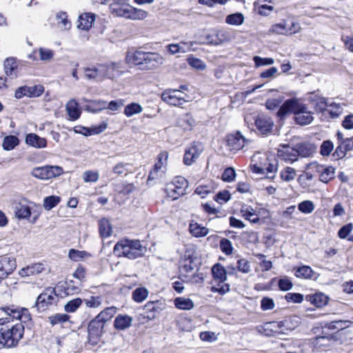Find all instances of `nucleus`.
Masks as SVG:
<instances>
[{
	"label": "nucleus",
	"mask_w": 353,
	"mask_h": 353,
	"mask_svg": "<svg viewBox=\"0 0 353 353\" xmlns=\"http://www.w3.org/2000/svg\"><path fill=\"white\" fill-rule=\"evenodd\" d=\"M32 320L28 309L14 305L0 307V350L16 347L24 334L23 323Z\"/></svg>",
	"instance_id": "nucleus-1"
},
{
	"label": "nucleus",
	"mask_w": 353,
	"mask_h": 353,
	"mask_svg": "<svg viewBox=\"0 0 353 353\" xmlns=\"http://www.w3.org/2000/svg\"><path fill=\"white\" fill-rule=\"evenodd\" d=\"M288 113L294 114V121L300 125H309L314 120L313 113L308 110L307 105L298 99L285 101L280 107L277 114L280 117H283Z\"/></svg>",
	"instance_id": "nucleus-2"
},
{
	"label": "nucleus",
	"mask_w": 353,
	"mask_h": 353,
	"mask_svg": "<svg viewBox=\"0 0 353 353\" xmlns=\"http://www.w3.org/2000/svg\"><path fill=\"white\" fill-rule=\"evenodd\" d=\"M126 62L138 66L141 70H152L163 63V58L158 53L136 50L128 52L125 57Z\"/></svg>",
	"instance_id": "nucleus-3"
},
{
	"label": "nucleus",
	"mask_w": 353,
	"mask_h": 353,
	"mask_svg": "<svg viewBox=\"0 0 353 353\" xmlns=\"http://www.w3.org/2000/svg\"><path fill=\"white\" fill-rule=\"evenodd\" d=\"M146 252L139 240L121 239L118 241L113 249L114 254L118 257L124 256L130 259H136L143 256Z\"/></svg>",
	"instance_id": "nucleus-4"
},
{
	"label": "nucleus",
	"mask_w": 353,
	"mask_h": 353,
	"mask_svg": "<svg viewBox=\"0 0 353 353\" xmlns=\"http://www.w3.org/2000/svg\"><path fill=\"white\" fill-rule=\"evenodd\" d=\"M313 152V146L308 144H297L294 148L283 145L278 149V156L286 163H293L299 155L307 157Z\"/></svg>",
	"instance_id": "nucleus-5"
},
{
	"label": "nucleus",
	"mask_w": 353,
	"mask_h": 353,
	"mask_svg": "<svg viewBox=\"0 0 353 353\" xmlns=\"http://www.w3.org/2000/svg\"><path fill=\"white\" fill-rule=\"evenodd\" d=\"M63 169L59 165H44L34 168L31 170V175L40 180H48L61 176Z\"/></svg>",
	"instance_id": "nucleus-6"
},
{
	"label": "nucleus",
	"mask_w": 353,
	"mask_h": 353,
	"mask_svg": "<svg viewBox=\"0 0 353 353\" xmlns=\"http://www.w3.org/2000/svg\"><path fill=\"white\" fill-rule=\"evenodd\" d=\"M192 250H187L181 259L178 279H181L183 282L190 281L193 274V268L192 265L193 262L192 258Z\"/></svg>",
	"instance_id": "nucleus-7"
},
{
	"label": "nucleus",
	"mask_w": 353,
	"mask_h": 353,
	"mask_svg": "<svg viewBox=\"0 0 353 353\" xmlns=\"http://www.w3.org/2000/svg\"><path fill=\"white\" fill-rule=\"evenodd\" d=\"M104 323L95 317L88 324V341L92 345H97L103 334Z\"/></svg>",
	"instance_id": "nucleus-8"
},
{
	"label": "nucleus",
	"mask_w": 353,
	"mask_h": 353,
	"mask_svg": "<svg viewBox=\"0 0 353 353\" xmlns=\"http://www.w3.org/2000/svg\"><path fill=\"white\" fill-rule=\"evenodd\" d=\"M55 291L54 289H47L37 299L35 306L39 311H45L52 305L55 300Z\"/></svg>",
	"instance_id": "nucleus-9"
},
{
	"label": "nucleus",
	"mask_w": 353,
	"mask_h": 353,
	"mask_svg": "<svg viewBox=\"0 0 353 353\" xmlns=\"http://www.w3.org/2000/svg\"><path fill=\"white\" fill-rule=\"evenodd\" d=\"M205 39L206 43L218 46L230 41L231 35L229 32L224 30H212L205 35Z\"/></svg>",
	"instance_id": "nucleus-10"
},
{
	"label": "nucleus",
	"mask_w": 353,
	"mask_h": 353,
	"mask_svg": "<svg viewBox=\"0 0 353 353\" xmlns=\"http://www.w3.org/2000/svg\"><path fill=\"white\" fill-rule=\"evenodd\" d=\"M203 150V147L201 143L194 142L190 147L186 148L183 163L187 165H190L199 158Z\"/></svg>",
	"instance_id": "nucleus-11"
},
{
	"label": "nucleus",
	"mask_w": 353,
	"mask_h": 353,
	"mask_svg": "<svg viewBox=\"0 0 353 353\" xmlns=\"http://www.w3.org/2000/svg\"><path fill=\"white\" fill-rule=\"evenodd\" d=\"M295 319V317H289L279 322H273L272 323V327L279 334H287L288 332L292 331L298 325L299 323Z\"/></svg>",
	"instance_id": "nucleus-12"
},
{
	"label": "nucleus",
	"mask_w": 353,
	"mask_h": 353,
	"mask_svg": "<svg viewBox=\"0 0 353 353\" xmlns=\"http://www.w3.org/2000/svg\"><path fill=\"white\" fill-rule=\"evenodd\" d=\"M255 125L257 130L263 134H268L274 127V121L268 115L261 114L255 119Z\"/></svg>",
	"instance_id": "nucleus-13"
},
{
	"label": "nucleus",
	"mask_w": 353,
	"mask_h": 353,
	"mask_svg": "<svg viewBox=\"0 0 353 353\" xmlns=\"http://www.w3.org/2000/svg\"><path fill=\"white\" fill-rule=\"evenodd\" d=\"M248 142H250V140L246 139L240 132L229 134L227 137V144L232 151H238L242 149L245 144Z\"/></svg>",
	"instance_id": "nucleus-14"
},
{
	"label": "nucleus",
	"mask_w": 353,
	"mask_h": 353,
	"mask_svg": "<svg viewBox=\"0 0 353 353\" xmlns=\"http://www.w3.org/2000/svg\"><path fill=\"white\" fill-rule=\"evenodd\" d=\"M17 267L15 259L10 256H3L0 259V275L6 279L12 274Z\"/></svg>",
	"instance_id": "nucleus-15"
},
{
	"label": "nucleus",
	"mask_w": 353,
	"mask_h": 353,
	"mask_svg": "<svg viewBox=\"0 0 353 353\" xmlns=\"http://www.w3.org/2000/svg\"><path fill=\"white\" fill-rule=\"evenodd\" d=\"M312 165L319 174V180L321 182L327 183L334 178L335 169L332 166H325L316 163Z\"/></svg>",
	"instance_id": "nucleus-16"
},
{
	"label": "nucleus",
	"mask_w": 353,
	"mask_h": 353,
	"mask_svg": "<svg viewBox=\"0 0 353 353\" xmlns=\"http://www.w3.org/2000/svg\"><path fill=\"white\" fill-rule=\"evenodd\" d=\"M103 68L101 64L86 67L83 68L84 77L87 80L101 81H103Z\"/></svg>",
	"instance_id": "nucleus-17"
},
{
	"label": "nucleus",
	"mask_w": 353,
	"mask_h": 353,
	"mask_svg": "<svg viewBox=\"0 0 353 353\" xmlns=\"http://www.w3.org/2000/svg\"><path fill=\"white\" fill-rule=\"evenodd\" d=\"M65 110L70 121L77 120L81 114L79 103L74 99L68 101L65 105Z\"/></svg>",
	"instance_id": "nucleus-18"
},
{
	"label": "nucleus",
	"mask_w": 353,
	"mask_h": 353,
	"mask_svg": "<svg viewBox=\"0 0 353 353\" xmlns=\"http://www.w3.org/2000/svg\"><path fill=\"white\" fill-rule=\"evenodd\" d=\"M14 212L18 219H28L31 215L32 209L26 202H19L14 207Z\"/></svg>",
	"instance_id": "nucleus-19"
},
{
	"label": "nucleus",
	"mask_w": 353,
	"mask_h": 353,
	"mask_svg": "<svg viewBox=\"0 0 353 353\" xmlns=\"http://www.w3.org/2000/svg\"><path fill=\"white\" fill-rule=\"evenodd\" d=\"M44 269L42 263H34L21 269L19 274L21 277L35 276L41 273Z\"/></svg>",
	"instance_id": "nucleus-20"
},
{
	"label": "nucleus",
	"mask_w": 353,
	"mask_h": 353,
	"mask_svg": "<svg viewBox=\"0 0 353 353\" xmlns=\"http://www.w3.org/2000/svg\"><path fill=\"white\" fill-rule=\"evenodd\" d=\"M132 318L127 314H119L114 319V327L118 330H125L132 325Z\"/></svg>",
	"instance_id": "nucleus-21"
},
{
	"label": "nucleus",
	"mask_w": 353,
	"mask_h": 353,
	"mask_svg": "<svg viewBox=\"0 0 353 353\" xmlns=\"http://www.w3.org/2000/svg\"><path fill=\"white\" fill-rule=\"evenodd\" d=\"M103 68V79L105 78L113 79L119 75V65L117 63L101 64Z\"/></svg>",
	"instance_id": "nucleus-22"
},
{
	"label": "nucleus",
	"mask_w": 353,
	"mask_h": 353,
	"mask_svg": "<svg viewBox=\"0 0 353 353\" xmlns=\"http://www.w3.org/2000/svg\"><path fill=\"white\" fill-rule=\"evenodd\" d=\"M306 300L317 307H322L327 305L328 297L323 293L319 292L306 296Z\"/></svg>",
	"instance_id": "nucleus-23"
},
{
	"label": "nucleus",
	"mask_w": 353,
	"mask_h": 353,
	"mask_svg": "<svg viewBox=\"0 0 353 353\" xmlns=\"http://www.w3.org/2000/svg\"><path fill=\"white\" fill-rule=\"evenodd\" d=\"M193 99L188 85H180L178 88V107L183 103H188Z\"/></svg>",
	"instance_id": "nucleus-24"
},
{
	"label": "nucleus",
	"mask_w": 353,
	"mask_h": 353,
	"mask_svg": "<svg viewBox=\"0 0 353 353\" xmlns=\"http://www.w3.org/2000/svg\"><path fill=\"white\" fill-rule=\"evenodd\" d=\"M26 142L27 144L38 148H45L47 144L46 140L44 138H41L33 133L26 136Z\"/></svg>",
	"instance_id": "nucleus-25"
},
{
	"label": "nucleus",
	"mask_w": 353,
	"mask_h": 353,
	"mask_svg": "<svg viewBox=\"0 0 353 353\" xmlns=\"http://www.w3.org/2000/svg\"><path fill=\"white\" fill-rule=\"evenodd\" d=\"M95 20V16L91 13H85L79 18L78 28L82 30H89Z\"/></svg>",
	"instance_id": "nucleus-26"
},
{
	"label": "nucleus",
	"mask_w": 353,
	"mask_h": 353,
	"mask_svg": "<svg viewBox=\"0 0 353 353\" xmlns=\"http://www.w3.org/2000/svg\"><path fill=\"white\" fill-rule=\"evenodd\" d=\"M92 256L91 254L84 251L75 249H70L68 252V257L70 260L77 261H84Z\"/></svg>",
	"instance_id": "nucleus-27"
},
{
	"label": "nucleus",
	"mask_w": 353,
	"mask_h": 353,
	"mask_svg": "<svg viewBox=\"0 0 353 353\" xmlns=\"http://www.w3.org/2000/svg\"><path fill=\"white\" fill-rule=\"evenodd\" d=\"M212 273L215 280L223 283L227 279L225 268L219 263H216L212 268Z\"/></svg>",
	"instance_id": "nucleus-28"
},
{
	"label": "nucleus",
	"mask_w": 353,
	"mask_h": 353,
	"mask_svg": "<svg viewBox=\"0 0 353 353\" xmlns=\"http://www.w3.org/2000/svg\"><path fill=\"white\" fill-rule=\"evenodd\" d=\"M17 64L14 59L9 58L6 59L4 62V70L7 76L11 79H14L17 77Z\"/></svg>",
	"instance_id": "nucleus-29"
},
{
	"label": "nucleus",
	"mask_w": 353,
	"mask_h": 353,
	"mask_svg": "<svg viewBox=\"0 0 353 353\" xmlns=\"http://www.w3.org/2000/svg\"><path fill=\"white\" fill-rule=\"evenodd\" d=\"M99 232L102 237L105 238L111 236L112 233V227L110 221L106 218H103L99 221Z\"/></svg>",
	"instance_id": "nucleus-30"
},
{
	"label": "nucleus",
	"mask_w": 353,
	"mask_h": 353,
	"mask_svg": "<svg viewBox=\"0 0 353 353\" xmlns=\"http://www.w3.org/2000/svg\"><path fill=\"white\" fill-rule=\"evenodd\" d=\"M190 232L195 237L205 236L208 234V229L201 226L197 223H192L189 225Z\"/></svg>",
	"instance_id": "nucleus-31"
},
{
	"label": "nucleus",
	"mask_w": 353,
	"mask_h": 353,
	"mask_svg": "<svg viewBox=\"0 0 353 353\" xmlns=\"http://www.w3.org/2000/svg\"><path fill=\"white\" fill-rule=\"evenodd\" d=\"M294 270V275L298 278L310 279L312 278L314 274L312 269L307 265H303Z\"/></svg>",
	"instance_id": "nucleus-32"
},
{
	"label": "nucleus",
	"mask_w": 353,
	"mask_h": 353,
	"mask_svg": "<svg viewBox=\"0 0 353 353\" xmlns=\"http://www.w3.org/2000/svg\"><path fill=\"white\" fill-rule=\"evenodd\" d=\"M179 126L185 131L191 130L195 124V121L188 113L181 117L178 121Z\"/></svg>",
	"instance_id": "nucleus-33"
},
{
	"label": "nucleus",
	"mask_w": 353,
	"mask_h": 353,
	"mask_svg": "<svg viewBox=\"0 0 353 353\" xmlns=\"http://www.w3.org/2000/svg\"><path fill=\"white\" fill-rule=\"evenodd\" d=\"M117 307L114 306L106 307L105 310L101 311L96 318L105 323L113 317V316L117 313Z\"/></svg>",
	"instance_id": "nucleus-34"
},
{
	"label": "nucleus",
	"mask_w": 353,
	"mask_h": 353,
	"mask_svg": "<svg viewBox=\"0 0 353 353\" xmlns=\"http://www.w3.org/2000/svg\"><path fill=\"white\" fill-rule=\"evenodd\" d=\"M241 213L245 219L249 220L252 223H257L259 221V218L251 207L248 205L242 206Z\"/></svg>",
	"instance_id": "nucleus-35"
},
{
	"label": "nucleus",
	"mask_w": 353,
	"mask_h": 353,
	"mask_svg": "<svg viewBox=\"0 0 353 353\" xmlns=\"http://www.w3.org/2000/svg\"><path fill=\"white\" fill-rule=\"evenodd\" d=\"M148 14L146 11L134 7H130V14L128 19L131 20H143L148 17Z\"/></svg>",
	"instance_id": "nucleus-36"
},
{
	"label": "nucleus",
	"mask_w": 353,
	"mask_h": 353,
	"mask_svg": "<svg viewBox=\"0 0 353 353\" xmlns=\"http://www.w3.org/2000/svg\"><path fill=\"white\" fill-rule=\"evenodd\" d=\"M225 22L232 26H240L244 22V16L240 12L231 14L226 17Z\"/></svg>",
	"instance_id": "nucleus-37"
},
{
	"label": "nucleus",
	"mask_w": 353,
	"mask_h": 353,
	"mask_svg": "<svg viewBox=\"0 0 353 353\" xmlns=\"http://www.w3.org/2000/svg\"><path fill=\"white\" fill-rule=\"evenodd\" d=\"M162 100L170 105H176V90H165L161 96Z\"/></svg>",
	"instance_id": "nucleus-38"
},
{
	"label": "nucleus",
	"mask_w": 353,
	"mask_h": 353,
	"mask_svg": "<svg viewBox=\"0 0 353 353\" xmlns=\"http://www.w3.org/2000/svg\"><path fill=\"white\" fill-rule=\"evenodd\" d=\"M130 167L131 165L130 163L120 162L112 168V172L117 175L124 174L126 176L129 172H132L130 169Z\"/></svg>",
	"instance_id": "nucleus-39"
},
{
	"label": "nucleus",
	"mask_w": 353,
	"mask_h": 353,
	"mask_svg": "<svg viewBox=\"0 0 353 353\" xmlns=\"http://www.w3.org/2000/svg\"><path fill=\"white\" fill-rule=\"evenodd\" d=\"M19 143V139L13 135L7 136L4 138L3 148L5 150H13Z\"/></svg>",
	"instance_id": "nucleus-40"
},
{
	"label": "nucleus",
	"mask_w": 353,
	"mask_h": 353,
	"mask_svg": "<svg viewBox=\"0 0 353 353\" xmlns=\"http://www.w3.org/2000/svg\"><path fill=\"white\" fill-rule=\"evenodd\" d=\"M110 12L115 17H123L128 19L130 14V7H114V5H110Z\"/></svg>",
	"instance_id": "nucleus-41"
},
{
	"label": "nucleus",
	"mask_w": 353,
	"mask_h": 353,
	"mask_svg": "<svg viewBox=\"0 0 353 353\" xmlns=\"http://www.w3.org/2000/svg\"><path fill=\"white\" fill-rule=\"evenodd\" d=\"M26 96L29 97H37L41 95L44 91V88L41 85H35L33 86L25 85Z\"/></svg>",
	"instance_id": "nucleus-42"
},
{
	"label": "nucleus",
	"mask_w": 353,
	"mask_h": 353,
	"mask_svg": "<svg viewBox=\"0 0 353 353\" xmlns=\"http://www.w3.org/2000/svg\"><path fill=\"white\" fill-rule=\"evenodd\" d=\"M143 111L141 105L137 103H131L125 106L124 114L128 117H130L136 114L141 113Z\"/></svg>",
	"instance_id": "nucleus-43"
},
{
	"label": "nucleus",
	"mask_w": 353,
	"mask_h": 353,
	"mask_svg": "<svg viewBox=\"0 0 353 353\" xmlns=\"http://www.w3.org/2000/svg\"><path fill=\"white\" fill-rule=\"evenodd\" d=\"M148 295V291L145 288H138L132 292V299L137 303L143 301Z\"/></svg>",
	"instance_id": "nucleus-44"
},
{
	"label": "nucleus",
	"mask_w": 353,
	"mask_h": 353,
	"mask_svg": "<svg viewBox=\"0 0 353 353\" xmlns=\"http://www.w3.org/2000/svg\"><path fill=\"white\" fill-rule=\"evenodd\" d=\"M296 174V170L294 168L285 167L281 170L280 176L283 181L288 182L294 180Z\"/></svg>",
	"instance_id": "nucleus-45"
},
{
	"label": "nucleus",
	"mask_w": 353,
	"mask_h": 353,
	"mask_svg": "<svg viewBox=\"0 0 353 353\" xmlns=\"http://www.w3.org/2000/svg\"><path fill=\"white\" fill-rule=\"evenodd\" d=\"M61 199L57 196H47L43 200V208L46 210H50L60 202Z\"/></svg>",
	"instance_id": "nucleus-46"
},
{
	"label": "nucleus",
	"mask_w": 353,
	"mask_h": 353,
	"mask_svg": "<svg viewBox=\"0 0 353 353\" xmlns=\"http://www.w3.org/2000/svg\"><path fill=\"white\" fill-rule=\"evenodd\" d=\"M82 177L85 183H94L99 180V174L98 171L86 170L83 172Z\"/></svg>",
	"instance_id": "nucleus-47"
},
{
	"label": "nucleus",
	"mask_w": 353,
	"mask_h": 353,
	"mask_svg": "<svg viewBox=\"0 0 353 353\" xmlns=\"http://www.w3.org/2000/svg\"><path fill=\"white\" fill-rule=\"evenodd\" d=\"M286 35H292L301 30V26L294 21H285Z\"/></svg>",
	"instance_id": "nucleus-48"
},
{
	"label": "nucleus",
	"mask_w": 353,
	"mask_h": 353,
	"mask_svg": "<svg viewBox=\"0 0 353 353\" xmlns=\"http://www.w3.org/2000/svg\"><path fill=\"white\" fill-rule=\"evenodd\" d=\"M81 303L82 300L80 298L74 299L65 305L64 310L67 312H74Z\"/></svg>",
	"instance_id": "nucleus-49"
},
{
	"label": "nucleus",
	"mask_w": 353,
	"mask_h": 353,
	"mask_svg": "<svg viewBox=\"0 0 353 353\" xmlns=\"http://www.w3.org/2000/svg\"><path fill=\"white\" fill-rule=\"evenodd\" d=\"M50 324L54 326L59 323H62L69 320V316L66 314H56L48 318Z\"/></svg>",
	"instance_id": "nucleus-50"
},
{
	"label": "nucleus",
	"mask_w": 353,
	"mask_h": 353,
	"mask_svg": "<svg viewBox=\"0 0 353 353\" xmlns=\"http://www.w3.org/2000/svg\"><path fill=\"white\" fill-rule=\"evenodd\" d=\"M299 210L305 214H310L314 210V204L312 201L306 200L301 202L298 205Z\"/></svg>",
	"instance_id": "nucleus-51"
},
{
	"label": "nucleus",
	"mask_w": 353,
	"mask_h": 353,
	"mask_svg": "<svg viewBox=\"0 0 353 353\" xmlns=\"http://www.w3.org/2000/svg\"><path fill=\"white\" fill-rule=\"evenodd\" d=\"M334 149V144L330 140L324 141L320 147V154L323 157H327Z\"/></svg>",
	"instance_id": "nucleus-52"
},
{
	"label": "nucleus",
	"mask_w": 353,
	"mask_h": 353,
	"mask_svg": "<svg viewBox=\"0 0 353 353\" xmlns=\"http://www.w3.org/2000/svg\"><path fill=\"white\" fill-rule=\"evenodd\" d=\"M194 307L193 301L189 298L178 297V309L191 310Z\"/></svg>",
	"instance_id": "nucleus-53"
},
{
	"label": "nucleus",
	"mask_w": 353,
	"mask_h": 353,
	"mask_svg": "<svg viewBox=\"0 0 353 353\" xmlns=\"http://www.w3.org/2000/svg\"><path fill=\"white\" fill-rule=\"evenodd\" d=\"M214 190V188L211 184L201 185L196 188L195 192L203 198L208 194L212 192Z\"/></svg>",
	"instance_id": "nucleus-54"
},
{
	"label": "nucleus",
	"mask_w": 353,
	"mask_h": 353,
	"mask_svg": "<svg viewBox=\"0 0 353 353\" xmlns=\"http://www.w3.org/2000/svg\"><path fill=\"white\" fill-rule=\"evenodd\" d=\"M270 32L277 34L286 35L285 21L283 20L280 23L272 26Z\"/></svg>",
	"instance_id": "nucleus-55"
},
{
	"label": "nucleus",
	"mask_w": 353,
	"mask_h": 353,
	"mask_svg": "<svg viewBox=\"0 0 353 353\" xmlns=\"http://www.w3.org/2000/svg\"><path fill=\"white\" fill-rule=\"evenodd\" d=\"M57 19L59 21L60 28L62 29H69L70 23L68 20V15L65 12H59L57 14Z\"/></svg>",
	"instance_id": "nucleus-56"
},
{
	"label": "nucleus",
	"mask_w": 353,
	"mask_h": 353,
	"mask_svg": "<svg viewBox=\"0 0 353 353\" xmlns=\"http://www.w3.org/2000/svg\"><path fill=\"white\" fill-rule=\"evenodd\" d=\"M188 188V181L183 176H178V195L183 196Z\"/></svg>",
	"instance_id": "nucleus-57"
},
{
	"label": "nucleus",
	"mask_w": 353,
	"mask_h": 353,
	"mask_svg": "<svg viewBox=\"0 0 353 353\" xmlns=\"http://www.w3.org/2000/svg\"><path fill=\"white\" fill-rule=\"evenodd\" d=\"M220 248L221 251L227 255L231 254L233 250L231 241L227 239L221 240Z\"/></svg>",
	"instance_id": "nucleus-58"
},
{
	"label": "nucleus",
	"mask_w": 353,
	"mask_h": 353,
	"mask_svg": "<svg viewBox=\"0 0 353 353\" xmlns=\"http://www.w3.org/2000/svg\"><path fill=\"white\" fill-rule=\"evenodd\" d=\"M285 299L288 302L300 303L303 301V295L299 293H288L285 296Z\"/></svg>",
	"instance_id": "nucleus-59"
},
{
	"label": "nucleus",
	"mask_w": 353,
	"mask_h": 353,
	"mask_svg": "<svg viewBox=\"0 0 353 353\" xmlns=\"http://www.w3.org/2000/svg\"><path fill=\"white\" fill-rule=\"evenodd\" d=\"M275 304L274 300L269 297H263L261 301V307L262 310H270L274 309Z\"/></svg>",
	"instance_id": "nucleus-60"
},
{
	"label": "nucleus",
	"mask_w": 353,
	"mask_h": 353,
	"mask_svg": "<svg viewBox=\"0 0 353 353\" xmlns=\"http://www.w3.org/2000/svg\"><path fill=\"white\" fill-rule=\"evenodd\" d=\"M253 60L254 61L256 67L272 65L274 62L272 58H261L258 56H255L253 58Z\"/></svg>",
	"instance_id": "nucleus-61"
},
{
	"label": "nucleus",
	"mask_w": 353,
	"mask_h": 353,
	"mask_svg": "<svg viewBox=\"0 0 353 353\" xmlns=\"http://www.w3.org/2000/svg\"><path fill=\"white\" fill-rule=\"evenodd\" d=\"M84 302L87 307L97 308L101 305V299L100 296H91L88 299H85Z\"/></svg>",
	"instance_id": "nucleus-62"
},
{
	"label": "nucleus",
	"mask_w": 353,
	"mask_h": 353,
	"mask_svg": "<svg viewBox=\"0 0 353 353\" xmlns=\"http://www.w3.org/2000/svg\"><path fill=\"white\" fill-rule=\"evenodd\" d=\"M235 176L236 173L234 169L229 167L224 170L222 174V179L226 182H231L234 181Z\"/></svg>",
	"instance_id": "nucleus-63"
},
{
	"label": "nucleus",
	"mask_w": 353,
	"mask_h": 353,
	"mask_svg": "<svg viewBox=\"0 0 353 353\" xmlns=\"http://www.w3.org/2000/svg\"><path fill=\"white\" fill-rule=\"evenodd\" d=\"M347 152V150L344 147V144L341 142L339 143L332 156L336 159H343L346 155Z\"/></svg>",
	"instance_id": "nucleus-64"
}]
</instances>
